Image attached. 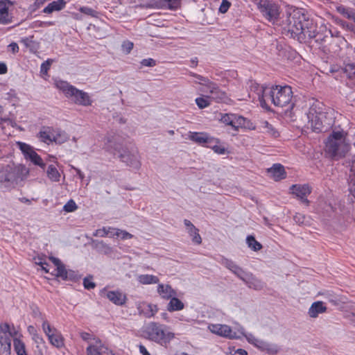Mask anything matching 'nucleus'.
Segmentation results:
<instances>
[{"instance_id": "59", "label": "nucleus", "mask_w": 355, "mask_h": 355, "mask_svg": "<svg viewBox=\"0 0 355 355\" xmlns=\"http://www.w3.org/2000/svg\"><path fill=\"white\" fill-rule=\"evenodd\" d=\"M35 263L39 266L42 265H47V263L45 261V257L44 256L38 255L33 258Z\"/></svg>"}, {"instance_id": "51", "label": "nucleus", "mask_w": 355, "mask_h": 355, "mask_svg": "<svg viewBox=\"0 0 355 355\" xmlns=\"http://www.w3.org/2000/svg\"><path fill=\"white\" fill-rule=\"evenodd\" d=\"M190 75L193 77H195L198 80H199L200 81H201L200 83H199L201 85H203L205 86V87L207 88V85H209V83H211L212 82H210L209 80L201 75H199V74H197V73H193V72H191L190 73Z\"/></svg>"}, {"instance_id": "6", "label": "nucleus", "mask_w": 355, "mask_h": 355, "mask_svg": "<svg viewBox=\"0 0 355 355\" xmlns=\"http://www.w3.org/2000/svg\"><path fill=\"white\" fill-rule=\"evenodd\" d=\"M305 15L302 10H294L288 14L286 18L279 24L282 32L286 36L298 40L300 31L303 26Z\"/></svg>"}, {"instance_id": "23", "label": "nucleus", "mask_w": 355, "mask_h": 355, "mask_svg": "<svg viewBox=\"0 0 355 355\" xmlns=\"http://www.w3.org/2000/svg\"><path fill=\"white\" fill-rule=\"evenodd\" d=\"M268 173L278 181L286 178V173L284 166L280 164H275L270 168L268 169Z\"/></svg>"}, {"instance_id": "4", "label": "nucleus", "mask_w": 355, "mask_h": 355, "mask_svg": "<svg viewBox=\"0 0 355 355\" xmlns=\"http://www.w3.org/2000/svg\"><path fill=\"white\" fill-rule=\"evenodd\" d=\"M350 148L343 131H333L325 143V152L333 159L338 160L345 156Z\"/></svg>"}, {"instance_id": "31", "label": "nucleus", "mask_w": 355, "mask_h": 355, "mask_svg": "<svg viewBox=\"0 0 355 355\" xmlns=\"http://www.w3.org/2000/svg\"><path fill=\"white\" fill-rule=\"evenodd\" d=\"M184 307V305L183 302L177 298L175 296H173L171 298H170V302L168 304L167 306V310L170 312L176 311H180L183 309Z\"/></svg>"}, {"instance_id": "64", "label": "nucleus", "mask_w": 355, "mask_h": 355, "mask_svg": "<svg viewBox=\"0 0 355 355\" xmlns=\"http://www.w3.org/2000/svg\"><path fill=\"white\" fill-rule=\"evenodd\" d=\"M139 352L142 355H150V354L148 352V350L144 345H140L139 346Z\"/></svg>"}, {"instance_id": "24", "label": "nucleus", "mask_w": 355, "mask_h": 355, "mask_svg": "<svg viewBox=\"0 0 355 355\" xmlns=\"http://www.w3.org/2000/svg\"><path fill=\"white\" fill-rule=\"evenodd\" d=\"M327 306L322 301L313 302L310 306L308 313L311 318H315L319 314L326 312Z\"/></svg>"}, {"instance_id": "39", "label": "nucleus", "mask_w": 355, "mask_h": 355, "mask_svg": "<svg viewBox=\"0 0 355 355\" xmlns=\"http://www.w3.org/2000/svg\"><path fill=\"white\" fill-rule=\"evenodd\" d=\"M343 71L349 78L354 77L355 76V63H345L343 67Z\"/></svg>"}, {"instance_id": "40", "label": "nucleus", "mask_w": 355, "mask_h": 355, "mask_svg": "<svg viewBox=\"0 0 355 355\" xmlns=\"http://www.w3.org/2000/svg\"><path fill=\"white\" fill-rule=\"evenodd\" d=\"M262 124L266 132L272 136L273 137H277L279 136V132L268 121H263Z\"/></svg>"}, {"instance_id": "15", "label": "nucleus", "mask_w": 355, "mask_h": 355, "mask_svg": "<svg viewBox=\"0 0 355 355\" xmlns=\"http://www.w3.org/2000/svg\"><path fill=\"white\" fill-rule=\"evenodd\" d=\"M9 324L6 322L0 324V345L2 353L5 355L11 354V339L9 338Z\"/></svg>"}, {"instance_id": "8", "label": "nucleus", "mask_w": 355, "mask_h": 355, "mask_svg": "<svg viewBox=\"0 0 355 355\" xmlns=\"http://www.w3.org/2000/svg\"><path fill=\"white\" fill-rule=\"evenodd\" d=\"M257 7L262 15L272 24H279V8L268 0H259Z\"/></svg>"}, {"instance_id": "42", "label": "nucleus", "mask_w": 355, "mask_h": 355, "mask_svg": "<svg viewBox=\"0 0 355 355\" xmlns=\"http://www.w3.org/2000/svg\"><path fill=\"white\" fill-rule=\"evenodd\" d=\"M196 103L199 108L203 109L210 105V99L207 98V96L205 98L199 97L196 99Z\"/></svg>"}, {"instance_id": "43", "label": "nucleus", "mask_w": 355, "mask_h": 355, "mask_svg": "<svg viewBox=\"0 0 355 355\" xmlns=\"http://www.w3.org/2000/svg\"><path fill=\"white\" fill-rule=\"evenodd\" d=\"M232 272L234 274H235L242 281H244V279H245V277L248 274L237 265L234 268Z\"/></svg>"}, {"instance_id": "5", "label": "nucleus", "mask_w": 355, "mask_h": 355, "mask_svg": "<svg viewBox=\"0 0 355 355\" xmlns=\"http://www.w3.org/2000/svg\"><path fill=\"white\" fill-rule=\"evenodd\" d=\"M144 334L148 340L164 347H166L175 337V334L169 331L166 325L155 322L147 324L144 327Z\"/></svg>"}, {"instance_id": "45", "label": "nucleus", "mask_w": 355, "mask_h": 355, "mask_svg": "<svg viewBox=\"0 0 355 355\" xmlns=\"http://www.w3.org/2000/svg\"><path fill=\"white\" fill-rule=\"evenodd\" d=\"M79 10L80 12H82L85 15H89L93 17H98V12L91 8L83 6V7L80 8Z\"/></svg>"}, {"instance_id": "63", "label": "nucleus", "mask_w": 355, "mask_h": 355, "mask_svg": "<svg viewBox=\"0 0 355 355\" xmlns=\"http://www.w3.org/2000/svg\"><path fill=\"white\" fill-rule=\"evenodd\" d=\"M33 315L34 318H41L42 319V315L37 307L33 309Z\"/></svg>"}, {"instance_id": "35", "label": "nucleus", "mask_w": 355, "mask_h": 355, "mask_svg": "<svg viewBox=\"0 0 355 355\" xmlns=\"http://www.w3.org/2000/svg\"><path fill=\"white\" fill-rule=\"evenodd\" d=\"M14 349L17 355H28L24 343L19 338L13 340Z\"/></svg>"}, {"instance_id": "2", "label": "nucleus", "mask_w": 355, "mask_h": 355, "mask_svg": "<svg viewBox=\"0 0 355 355\" xmlns=\"http://www.w3.org/2000/svg\"><path fill=\"white\" fill-rule=\"evenodd\" d=\"M28 174V168L14 163L0 166V189L9 191L16 188Z\"/></svg>"}, {"instance_id": "50", "label": "nucleus", "mask_w": 355, "mask_h": 355, "mask_svg": "<svg viewBox=\"0 0 355 355\" xmlns=\"http://www.w3.org/2000/svg\"><path fill=\"white\" fill-rule=\"evenodd\" d=\"M92 277H85L83 279V286L85 289L90 290L93 289L96 286V284L92 282Z\"/></svg>"}, {"instance_id": "53", "label": "nucleus", "mask_w": 355, "mask_h": 355, "mask_svg": "<svg viewBox=\"0 0 355 355\" xmlns=\"http://www.w3.org/2000/svg\"><path fill=\"white\" fill-rule=\"evenodd\" d=\"M221 263L231 271L236 266V264H235L232 261L225 258L222 259Z\"/></svg>"}, {"instance_id": "20", "label": "nucleus", "mask_w": 355, "mask_h": 355, "mask_svg": "<svg viewBox=\"0 0 355 355\" xmlns=\"http://www.w3.org/2000/svg\"><path fill=\"white\" fill-rule=\"evenodd\" d=\"M12 3L9 0H0V24H8L12 22Z\"/></svg>"}, {"instance_id": "34", "label": "nucleus", "mask_w": 355, "mask_h": 355, "mask_svg": "<svg viewBox=\"0 0 355 355\" xmlns=\"http://www.w3.org/2000/svg\"><path fill=\"white\" fill-rule=\"evenodd\" d=\"M25 158L31 161L34 164L44 168L46 164L43 162L40 156L34 150H33Z\"/></svg>"}, {"instance_id": "11", "label": "nucleus", "mask_w": 355, "mask_h": 355, "mask_svg": "<svg viewBox=\"0 0 355 355\" xmlns=\"http://www.w3.org/2000/svg\"><path fill=\"white\" fill-rule=\"evenodd\" d=\"M317 28V24L305 15L303 26L300 31L301 35H299L297 41L300 42H307L309 40H312L313 37L316 36Z\"/></svg>"}, {"instance_id": "26", "label": "nucleus", "mask_w": 355, "mask_h": 355, "mask_svg": "<svg viewBox=\"0 0 355 355\" xmlns=\"http://www.w3.org/2000/svg\"><path fill=\"white\" fill-rule=\"evenodd\" d=\"M249 288L255 290H261L265 286V284L260 279L256 278L252 274L248 273L243 281Z\"/></svg>"}, {"instance_id": "54", "label": "nucleus", "mask_w": 355, "mask_h": 355, "mask_svg": "<svg viewBox=\"0 0 355 355\" xmlns=\"http://www.w3.org/2000/svg\"><path fill=\"white\" fill-rule=\"evenodd\" d=\"M293 219H294L295 222L296 223H298L299 225H305L306 223V217L303 214H296L294 216Z\"/></svg>"}, {"instance_id": "1", "label": "nucleus", "mask_w": 355, "mask_h": 355, "mask_svg": "<svg viewBox=\"0 0 355 355\" xmlns=\"http://www.w3.org/2000/svg\"><path fill=\"white\" fill-rule=\"evenodd\" d=\"M252 89H254L258 100L263 108H268L267 101L269 100L275 106L283 107L288 105L290 107H293V103H291L293 91L288 85L263 87L256 85L252 87Z\"/></svg>"}, {"instance_id": "37", "label": "nucleus", "mask_w": 355, "mask_h": 355, "mask_svg": "<svg viewBox=\"0 0 355 355\" xmlns=\"http://www.w3.org/2000/svg\"><path fill=\"white\" fill-rule=\"evenodd\" d=\"M46 174L48 178L53 182H59L60 174L58 169L53 165H49L47 170Z\"/></svg>"}, {"instance_id": "16", "label": "nucleus", "mask_w": 355, "mask_h": 355, "mask_svg": "<svg viewBox=\"0 0 355 355\" xmlns=\"http://www.w3.org/2000/svg\"><path fill=\"white\" fill-rule=\"evenodd\" d=\"M220 120L224 124L231 125L235 130L245 125V118L236 114H223Z\"/></svg>"}, {"instance_id": "55", "label": "nucleus", "mask_w": 355, "mask_h": 355, "mask_svg": "<svg viewBox=\"0 0 355 355\" xmlns=\"http://www.w3.org/2000/svg\"><path fill=\"white\" fill-rule=\"evenodd\" d=\"M49 258L56 266V269L55 270V273H59V268H60L61 266H64V265L58 258L53 257H49Z\"/></svg>"}, {"instance_id": "30", "label": "nucleus", "mask_w": 355, "mask_h": 355, "mask_svg": "<svg viewBox=\"0 0 355 355\" xmlns=\"http://www.w3.org/2000/svg\"><path fill=\"white\" fill-rule=\"evenodd\" d=\"M118 232L117 228L114 227H103V229H99L96 231L94 233V236H108V237H112L116 238V234Z\"/></svg>"}, {"instance_id": "61", "label": "nucleus", "mask_w": 355, "mask_h": 355, "mask_svg": "<svg viewBox=\"0 0 355 355\" xmlns=\"http://www.w3.org/2000/svg\"><path fill=\"white\" fill-rule=\"evenodd\" d=\"M9 50L13 53H16L19 51V46L17 43L12 42L8 45Z\"/></svg>"}, {"instance_id": "33", "label": "nucleus", "mask_w": 355, "mask_h": 355, "mask_svg": "<svg viewBox=\"0 0 355 355\" xmlns=\"http://www.w3.org/2000/svg\"><path fill=\"white\" fill-rule=\"evenodd\" d=\"M137 280L142 284H157L159 282V278L153 275H140Z\"/></svg>"}, {"instance_id": "18", "label": "nucleus", "mask_w": 355, "mask_h": 355, "mask_svg": "<svg viewBox=\"0 0 355 355\" xmlns=\"http://www.w3.org/2000/svg\"><path fill=\"white\" fill-rule=\"evenodd\" d=\"M178 0H153L150 3L141 5L146 8H167L170 10H175L179 7Z\"/></svg>"}, {"instance_id": "12", "label": "nucleus", "mask_w": 355, "mask_h": 355, "mask_svg": "<svg viewBox=\"0 0 355 355\" xmlns=\"http://www.w3.org/2000/svg\"><path fill=\"white\" fill-rule=\"evenodd\" d=\"M119 157L123 162L134 169H139L141 166L139 155L136 150L130 151L124 149L120 153Z\"/></svg>"}, {"instance_id": "29", "label": "nucleus", "mask_w": 355, "mask_h": 355, "mask_svg": "<svg viewBox=\"0 0 355 355\" xmlns=\"http://www.w3.org/2000/svg\"><path fill=\"white\" fill-rule=\"evenodd\" d=\"M336 11L343 17L355 22V9L340 5L336 7Z\"/></svg>"}, {"instance_id": "13", "label": "nucleus", "mask_w": 355, "mask_h": 355, "mask_svg": "<svg viewBox=\"0 0 355 355\" xmlns=\"http://www.w3.org/2000/svg\"><path fill=\"white\" fill-rule=\"evenodd\" d=\"M205 92L208 94L207 98L210 99V101H214L216 103H227L228 101L226 93L220 90L214 83L207 85Z\"/></svg>"}, {"instance_id": "38", "label": "nucleus", "mask_w": 355, "mask_h": 355, "mask_svg": "<svg viewBox=\"0 0 355 355\" xmlns=\"http://www.w3.org/2000/svg\"><path fill=\"white\" fill-rule=\"evenodd\" d=\"M16 146L20 149L24 157H26L33 150L32 146L22 141H17Z\"/></svg>"}, {"instance_id": "21", "label": "nucleus", "mask_w": 355, "mask_h": 355, "mask_svg": "<svg viewBox=\"0 0 355 355\" xmlns=\"http://www.w3.org/2000/svg\"><path fill=\"white\" fill-rule=\"evenodd\" d=\"M101 295L106 297L110 301L118 306H122L125 303L126 296L120 291H107L105 289L101 291Z\"/></svg>"}, {"instance_id": "52", "label": "nucleus", "mask_w": 355, "mask_h": 355, "mask_svg": "<svg viewBox=\"0 0 355 355\" xmlns=\"http://www.w3.org/2000/svg\"><path fill=\"white\" fill-rule=\"evenodd\" d=\"M53 62L52 60L48 59L45 62H44L40 67V72L44 74H46L51 63Z\"/></svg>"}, {"instance_id": "48", "label": "nucleus", "mask_w": 355, "mask_h": 355, "mask_svg": "<svg viewBox=\"0 0 355 355\" xmlns=\"http://www.w3.org/2000/svg\"><path fill=\"white\" fill-rule=\"evenodd\" d=\"M133 46L134 44L132 42L126 40L122 43L121 49L123 52H124L126 54H128L132 50Z\"/></svg>"}, {"instance_id": "10", "label": "nucleus", "mask_w": 355, "mask_h": 355, "mask_svg": "<svg viewBox=\"0 0 355 355\" xmlns=\"http://www.w3.org/2000/svg\"><path fill=\"white\" fill-rule=\"evenodd\" d=\"M42 329L52 345L57 348L64 345V339L61 334L55 328L52 327L46 320H43Z\"/></svg>"}, {"instance_id": "60", "label": "nucleus", "mask_w": 355, "mask_h": 355, "mask_svg": "<svg viewBox=\"0 0 355 355\" xmlns=\"http://www.w3.org/2000/svg\"><path fill=\"white\" fill-rule=\"evenodd\" d=\"M112 140H113V137L112 136H107L105 139H104V143H105V145L107 146V148H114L113 146H112Z\"/></svg>"}, {"instance_id": "57", "label": "nucleus", "mask_w": 355, "mask_h": 355, "mask_svg": "<svg viewBox=\"0 0 355 355\" xmlns=\"http://www.w3.org/2000/svg\"><path fill=\"white\" fill-rule=\"evenodd\" d=\"M141 64L144 67H154L156 65V61L153 58L143 59Z\"/></svg>"}, {"instance_id": "62", "label": "nucleus", "mask_w": 355, "mask_h": 355, "mask_svg": "<svg viewBox=\"0 0 355 355\" xmlns=\"http://www.w3.org/2000/svg\"><path fill=\"white\" fill-rule=\"evenodd\" d=\"M247 244H260L258 241H256L255 238L252 235H249L246 238Z\"/></svg>"}, {"instance_id": "14", "label": "nucleus", "mask_w": 355, "mask_h": 355, "mask_svg": "<svg viewBox=\"0 0 355 355\" xmlns=\"http://www.w3.org/2000/svg\"><path fill=\"white\" fill-rule=\"evenodd\" d=\"M188 139L198 145L206 147H211V144L218 143V139L210 137L206 132H189Z\"/></svg>"}, {"instance_id": "58", "label": "nucleus", "mask_w": 355, "mask_h": 355, "mask_svg": "<svg viewBox=\"0 0 355 355\" xmlns=\"http://www.w3.org/2000/svg\"><path fill=\"white\" fill-rule=\"evenodd\" d=\"M217 143L211 144V147L214 151L218 154L223 155L225 153V148L224 147L216 145Z\"/></svg>"}, {"instance_id": "9", "label": "nucleus", "mask_w": 355, "mask_h": 355, "mask_svg": "<svg viewBox=\"0 0 355 355\" xmlns=\"http://www.w3.org/2000/svg\"><path fill=\"white\" fill-rule=\"evenodd\" d=\"M242 334L245 336L249 343L253 345L261 352H266L270 355H275L280 350V348L277 345L257 338L252 334L242 333Z\"/></svg>"}, {"instance_id": "47", "label": "nucleus", "mask_w": 355, "mask_h": 355, "mask_svg": "<svg viewBox=\"0 0 355 355\" xmlns=\"http://www.w3.org/2000/svg\"><path fill=\"white\" fill-rule=\"evenodd\" d=\"M133 237V235L130 234L129 232L118 229V232L116 234V239L120 240H127Z\"/></svg>"}, {"instance_id": "17", "label": "nucleus", "mask_w": 355, "mask_h": 355, "mask_svg": "<svg viewBox=\"0 0 355 355\" xmlns=\"http://www.w3.org/2000/svg\"><path fill=\"white\" fill-rule=\"evenodd\" d=\"M290 191L303 204L309 205V200L307 199V196L311 193V187L308 184H293L290 187Z\"/></svg>"}, {"instance_id": "7", "label": "nucleus", "mask_w": 355, "mask_h": 355, "mask_svg": "<svg viewBox=\"0 0 355 355\" xmlns=\"http://www.w3.org/2000/svg\"><path fill=\"white\" fill-rule=\"evenodd\" d=\"M55 85L59 90L64 94L66 97L71 98L75 103L83 106H88L92 104L90 97L87 92L77 89L68 82L57 80L55 81Z\"/></svg>"}, {"instance_id": "3", "label": "nucleus", "mask_w": 355, "mask_h": 355, "mask_svg": "<svg viewBox=\"0 0 355 355\" xmlns=\"http://www.w3.org/2000/svg\"><path fill=\"white\" fill-rule=\"evenodd\" d=\"M322 110V103L315 102L306 114L309 123L315 132H326L334 123V118L328 117L329 113Z\"/></svg>"}, {"instance_id": "41", "label": "nucleus", "mask_w": 355, "mask_h": 355, "mask_svg": "<svg viewBox=\"0 0 355 355\" xmlns=\"http://www.w3.org/2000/svg\"><path fill=\"white\" fill-rule=\"evenodd\" d=\"M94 247L98 252L112 257V250L110 245H94Z\"/></svg>"}, {"instance_id": "22", "label": "nucleus", "mask_w": 355, "mask_h": 355, "mask_svg": "<svg viewBox=\"0 0 355 355\" xmlns=\"http://www.w3.org/2000/svg\"><path fill=\"white\" fill-rule=\"evenodd\" d=\"M57 277H60L63 280H71L76 282L80 276L74 270H67L65 266H61L59 268V273L54 274Z\"/></svg>"}, {"instance_id": "27", "label": "nucleus", "mask_w": 355, "mask_h": 355, "mask_svg": "<svg viewBox=\"0 0 355 355\" xmlns=\"http://www.w3.org/2000/svg\"><path fill=\"white\" fill-rule=\"evenodd\" d=\"M66 6L64 0H56L49 3L43 10L44 13H52L54 11H60Z\"/></svg>"}, {"instance_id": "32", "label": "nucleus", "mask_w": 355, "mask_h": 355, "mask_svg": "<svg viewBox=\"0 0 355 355\" xmlns=\"http://www.w3.org/2000/svg\"><path fill=\"white\" fill-rule=\"evenodd\" d=\"M141 309V306L138 307L139 313H143L146 318H151L154 316L155 313L157 311V306L150 304H144L142 309Z\"/></svg>"}, {"instance_id": "44", "label": "nucleus", "mask_w": 355, "mask_h": 355, "mask_svg": "<svg viewBox=\"0 0 355 355\" xmlns=\"http://www.w3.org/2000/svg\"><path fill=\"white\" fill-rule=\"evenodd\" d=\"M189 234L191 236H192V241L193 242L200 244L202 242L201 237L200 234H198V230L195 227V231H192L191 229H189L188 230Z\"/></svg>"}, {"instance_id": "49", "label": "nucleus", "mask_w": 355, "mask_h": 355, "mask_svg": "<svg viewBox=\"0 0 355 355\" xmlns=\"http://www.w3.org/2000/svg\"><path fill=\"white\" fill-rule=\"evenodd\" d=\"M77 209V205L73 200H69L63 207V209L67 212H71Z\"/></svg>"}, {"instance_id": "36", "label": "nucleus", "mask_w": 355, "mask_h": 355, "mask_svg": "<svg viewBox=\"0 0 355 355\" xmlns=\"http://www.w3.org/2000/svg\"><path fill=\"white\" fill-rule=\"evenodd\" d=\"M54 137L55 139H53V141L60 144H63L69 139L68 135L64 131L58 128H54Z\"/></svg>"}, {"instance_id": "56", "label": "nucleus", "mask_w": 355, "mask_h": 355, "mask_svg": "<svg viewBox=\"0 0 355 355\" xmlns=\"http://www.w3.org/2000/svg\"><path fill=\"white\" fill-rule=\"evenodd\" d=\"M231 3L227 0H223L220 7L219 12L221 13H225L230 8Z\"/></svg>"}, {"instance_id": "46", "label": "nucleus", "mask_w": 355, "mask_h": 355, "mask_svg": "<svg viewBox=\"0 0 355 355\" xmlns=\"http://www.w3.org/2000/svg\"><path fill=\"white\" fill-rule=\"evenodd\" d=\"M101 348L95 346V345H89L87 348V355H102Z\"/></svg>"}, {"instance_id": "28", "label": "nucleus", "mask_w": 355, "mask_h": 355, "mask_svg": "<svg viewBox=\"0 0 355 355\" xmlns=\"http://www.w3.org/2000/svg\"><path fill=\"white\" fill-rule=\"evenodd\" d=\"M157 292L162 298L168 300L173 296H176V292L168 284H159L157 287Z\"/></svg>"}, {"instance_id": "25", "label": "nucleus", "mask_w": 355, "mask_h": 355, "mask_svg": "<svg viewBox=\"0 0 355 355\" xmlns=\"http://www.w3.org/2000/svg\"><path fill=\"white\" fill-rule=\"evenodd\" d=\"M40 139L46 144H49L53 141L55 139L54 137V128L51 127H43L38 133Z\"/></svg>"}, {"instance_id": "19", "label": "nucleus", "mask_w": 355, "mask_h": 355, "mask_svg": "<svg viewBox=\"0 0 355 355\" xmlns=\"http://www.w3.org/2000/svg\"><path fill=\"white\" fill-rule=\"evenodd\" d=\"M209 330L217 335L223 336L230 339L239 338L236 333L234 332L231 327L227 324H215L209 326Z\"/></svg>"}]
</instances>
